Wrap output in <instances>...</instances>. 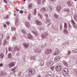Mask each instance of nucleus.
<instances>
[{
    "label": "nucleus",
    "mask_w": 77,
    "mask_h": 77,
    "mask_svg": "<svg viewBox=\"0 0 77 77\" xmlns=\"http://www.w3.org/2000/svg\"><path fill=\"white\" fill-rule=\"evenodd\" d=\"M4 2H5V3H8V2H7L6 0H4Z\"/></svg>",
    "instance_id": "e2e57ef3"
},
{
    "label": "nucleus",
    "mask_w": 77,
    "mask_h": 77,
    "mask_svg": "<svg viewBox=\"0 0 77 77\" xmlns=\"http://www.w3.org/2000/svg\"><path fill=\"white\" fill-rule=\"evenodd\" d=\"M52 28L54 29L55 30H57V29H58V27H56V26H52Z\"/></svg>",
    "instance_id": "4c0bfd02"
},
{
    "label": "nucleus",
    "mask_w": 77,
    "mask_h": 77,
    "mask_svg": "<svg viewBox=\"0 0 77 77\" xmlns=\"http://www.w3.org/2000/svg\"><path fill=\"white\" fill-rule=\"evenodd\" d=\"M41 30H44V29L43 28L40 27L39 28Z\"/></svg>",
    "instance_id": "052dcab7"
},
{
    "label": "nucleus",
    "mask_w": 77,
    "mask_h": 77,
    "mask_svg": "<svg viewBox=\"0 0 77 77\" xmlns=\"http://www.w3.org/2000/svg\"><path fill=\"white\" fill-rule=\"evenodd\" d=\"M7 25H9V22H7Z\"/></svg>",
    "instance_id": "774afa93"
},
{
    "label": "nucleus",
    "mask_w": 77,
    "mask_h": 77,
    "mask_svg": "<svg viewBox=\"0 0 77 77\" xmlns=\"http://www.w3.org/2000/svg\"><path fill=\"white\" fill-rule=\"evenodd\" d=\"M4 57V55L3 53H1L0 54V59H2Z\"/></svg>",
    "instance_id": "2f4dec72"
},
{
    "label": "nucleus",
    "mask_w": 77,
    "mask_h": 77,
    "mask_svg": "<svg viewBox=\"0 0 77 77\" xmlns=\"http://www.w3.org/2000/svg\"><path fill=\"white\" fill-rule=\"evenodd\" d=\"M31 16V14H28V17H27V19L28 20H30V17Z\"/></svg>",
    "instance_id": "f704fd0d"
},
{
    "label": "nucleus",
    "mask_w": 77,
    "mask_h": 77,
    "mask_svg": "<svg viewBox=\"0 0 77 77\" xmlns=\"http://www.w3.org/2000/svg\"><path fill=\"white\" fill-rule=\"evenodd\" d=\"M66 25V23H65L64 28L65 29H64V32L66 34L68 33V31H66V29H67V26Z\"/></svg>",
    "instance_id": "9d476101"
},
{
    "label": "nucleus",
    "mask_w": 77,
    "mask_h": 77,
    "mask_svg": "<svg viewBox=\"0 0 77 77\" xmlns=\"http://www.w3.org/2000/svg\"><path fill=\"white\" fill-rule=\"evenodd\" d=\"M26 77H30V74H26L25 75Z\"/></svg>",
    "instance_id": "a19ab883"
},
{
    "label": "nucleus",
    "mask_w": 77,
    "mask_h": 77,
    "mask_svg": "<svg viewBox=\"0 0 77 77\" xmlns=\"http://www.w3.org/2000/svg\"><path fill=\"white\" fill-rule=\"evenodd\" d=\"M54 67L53 66H52L51 67V70H52V71H53V69H54Z\"/></svg>",
    "instance_id": "6e6d98bb"
},
{
    "label": "nucleus",
    "mask_w": 77,
    "mask_h": 77,
    "mask_svg": "<svg viewBox=\"0 0 77 77\" xmlns=\"http://www.w3.org/2000/svg\"><path fill=\"white\" fill-rule=\"evenodd\" d=\"M68 69L67 68L64 69L63 73V75H64V76L68 75Z\"/></svg>",
    "instance_id": "f03ea898"
},
{
    "label": "nucleus",
    "mask_w": 77,
    "mask_h": 77,
    "mask_svg": "<svg viewBox=\"0 0 77 77\" xmlns=\"http://www.w3.org/2000/svg\"><path fill=\"white\" fill-rule=\"evenodd\" d=\"M36 12H37V11H36V9H35L33 13V14L34 15H36Z\"/></svg>",
    "instance_id": "72a5a7b5"
},
{
    "label": "nucleus",
    "mask_w": 77,
    "mask_h": 77,
    "mask_svg": "<svg viewBox=\"0 0 77 77\" xmlns=\"http://www.w3.org/2000/svg\"><path fill=\"white\" fill-rule=\"evenodd\" d=\"M20 13L21 14H23V10L20 11Z\"/></svg>",
    "instance_id": "864d4df0"
},
{
    "label": "nucleus",
    "mask_w": 77,
    "mask_h": 77,
    "mask_svg": "<svg viewBox=\"0 0 77 77\" xmlns=\"http://www.w3.org/2000/svg\"><path fill=\"white\" fill-rule=\"evenodd\" d=\"M54 18H56V19H58V18H59V16L56 14H54Z\"/></svg>",
    "instance_id": "c85d7f7f"
},
{
    "label": "nucleus",
    "mask_w": 77,
    "mask_h": 77,
    "mask_svg": "<svg viewBox=\"0 0 77 77\" xmlns=\"http://www.w3.org/2000/svg\"><path fill=\"white\" fill-rule=\"evenodd\" d=\"M51 1V2H53V3H54V2H56V0H50Z\"/></svg>",
    "instance_id": "680f3d73"
},
{
    "label": "nucleus",
    "mask_w": 77,
    "mask_h": 77,
    "mask_svg": "<svg viewBox=\"0 0 77 77\" xmlns=\"http://www.w3.org/2000/svg\"><path fill=\"white\" fill-rule=\"evenodd\" d=\"M38 17L40 18V19H42V15L40 14H38Z\"/></svg>",
    "instance_id": "c9c22d12"
},
{
    "label": "nucleus",
    "mask_w": 77,
    "mask_h": 77,
    "mask_svg": "<svg viewBox=\"0 0 77 77\" xmlns=\"http://www.w3.org/2000/svg\"><path fill=\"white\" fill-rule=\"evenodd\" d=\"M18 69H17V66H16L14 68H13L11 69V71H12V72L11 73V74H14L17 71Z\"/></svg>",
    "instance_id": "423d86ee"
},
{
    "label": "nucleus",
    "mask_w": 77,
    "mask_h": 77,
    "mask_svg": "<svg viewBox=\"0 0 77 77\" xmlns=\"http://www.w3.org/2000/svg\"><path fill=\"white\" fill-rule=\"evenodd\" d=\"M62 9V7L60 6H58L56 7V9L57 11L58 12H60L61 11V9Z\"/></svg>",
    "instance_id": "2eb2a0df"
},
{
    "label": "nucleus",
    "mask_w": 77,
    "mask_h": 77,
    "mask_svg": "<svg viewBox=\"0 0 77 77\" xmlns=\"http://www.w3.org/2000/svg\"><path fill=\"white\" fill-rule=\"evenodd\" d=\"M69 44L68 42H66L64 43H63L61 45V47L64 48H66V47H67V45Z\"/></svg>",
    "instance_id": "0eeeda50"
},
{
    "label": "nucleus",
    "mask_w": 77,
    "mask_h": 77,
    "mask_svg": "<svg viewBox=\"0 0 77 77\" xmlns=\"http://www.w3.org/2000/svg\"><path fill=\"white\" fill-rule=\"evenodd\" d=\"M30 59L32 61H35L36 60V57L35 56H31Z\"/></svg>",
    "instance_id": "f3484780"
},
{
    "label": "nucleus",
    "mask_w": 77,
    "mask_h": 77,
    "mask_svg": "<svg viewBox=\"0 0 77 77\" xmlns=\"http://www.w3.org/2000/svg\"><path fill=\"white\" fill-rule=\"evenodd\" d=\"M7 74V73L5 72H2L0 73V75L1 76H3V75H5Z\"/></svg>",
    "instance_id": "393cba45"
},
{
    "label": "nucleus",
    "mask_w": 77,
    "mask_h": 77,
    "mask_svg": "<svg viewBox=\"0 0 77 77\" xmlns=\"http://www.w3.org/2000/svg\"><path fill=\"white\" fill-rule=\"evenodd\" d=\"M22 73V72H20L18 74V75L19 76H21V74Z\"/></svg>",
    "instance_id": "09e8293b"
},
{
    "label": "nucleus",
    "mask_w": 77,
    "mask_h": 77,
    "mask_svg": "<svg viewBox=\"0 0 77 77\" xmlns=\"http://www.w3.org/2000/svg\"><path fill=\"white\" fill-rule=\"evenodd\" d=\"M35 23L38 26H41L42 25V23L39 20H35Z\"/></svg>",
    "instance_id": "4468645a"
},
{
    "label": "nucleus",
    "mask_w": 77,
    "mask_h": 77,
    "mask_svg": "<svg viewBox=\"0 0 77 77\" xmlns=\"http://www.w3.org/2000/svg\"><path fill=\"white\" fill-rule=\"evenodd\" d=\"M3 66V63H0V66L2 67Z\"/></svg>",
    "instance_id": "69168bd1"
},
{
    "label": "nucleus",
    "mask_w": 77,
    "mask_h": 77,
    "mask_svg": "<svg viewBox=\"0 0 77 77\" xmlns=\"http://www.w3.org/2000/svg\"><path fill=\"white\" fill-rule=\"evenodd\" d=\"M60 60V57L58 56L56 57L54 59L55 62H58Z\"/></svg>",
    "instance_id": "5701e85b"
},
{
    "label": "nucleus",
    "mask_w": 77,
    "mask_h": 77,
    "mask_svg": "<svg viewBox=\"0 0 77 77\" xmlns=\"http://www.w3.org/2000/svg\"><path fill=\"white\" fill-rule=\"evenodd\" d=\"M6 39H7V40H9V39H10V37H9V36H8L6 37Z\"/></svg>",
    "instance_id": "603ef678"
},
{
    "label": "nucleus",
    "mask_w": 77,
    "mask_h": 77,
    "mask_svg": "<svg viewBox=\"0 0 77 77\" xmlns=\"http://www.w3.org/2000/svg\"><path fill=\"white\" fill-rule=\"evenodd\" d=\"M45 46H46V44H45V45H42V48H44V47H45Z\"/></svg>",
    "instance_id": "13d9d810"
},
{
    "label": "nucleus",
    "mask_w": 77,
    "mask_h": 77,
    "mask_svg": "<svg viewBox=\"0 0 77 77\" xmlns=\"http://www.w3.org/2000/svg\"><path fill=\"white\" fill-rule=\"evenodd\" d=\"M46 1V0H43V1H42V4H44V3H45Z\"/></svg>",
    "instance_id": "3c124183"
},
{
    "label": "nucleus",
    "mask_w": 77,
    "mask_h": 77,
    "mask_svg": "<svg viewBox=\"0 0 77 77\" xmlns=\"http://www.w3.org/2000/svg\"><path fill=\"white\" fill-rule=\"evenodd\" d=\"M67 3L68 6L69 7L73 5V3H72V1H68Z\"/></svg>",
    "instance_id": "4be33fe9"
},
{
    "label": "nucleus",
    "mask_w": 77,
    "mask_h": 77,
    "mask_svg": "<svg viewBox=\"0 0 77 77\" xmlns=\"http://www.w3.org/2000/svg\"><path fill=\"white\" fill-rule=\"evenodd\" d=\"M63 63L64 65H66V64H67V63L66 62V61H63Z\"/></svg>",
    "instance_id": "ea45409f"
},
{
    "label": "nucleus",
    "mask_w": 77,
    "mask_h": 77,
    "mask_svg": "<svg viewBox=\"0 0 77 77\" xmlns=\"http://www.w3.org/2000/svg\"><path fill=\"white\" fill-rule=\"evenodd\" d=\"M15 66V63L13 62H11L8 64V66L9 68H12Z\"/></svg>",
    "instance_id": "ddd939ff"
},
{
    "label": "nucleus",
    "mask_w": 77,
    "mask_h": 77,
    "mask_svg": "<svg viewBox=\"0 0 77 77\" xmlns=\"http://www.w3.org/2000/svg\"><path fill=\"white\" fill-rule=\"evenodd\" d=\"M49 8L51 10V11H52V8H51V7H50V6H49Z\"/></svg>",
    "instance_id": "0e129e2a"
},
{
    "label": "nucleus",
    "mask_w": 77,
    "mask_h": 77,
    "mask_svg": "<svg viewBox=\"0 0 77 77\" xmlns=\"http://www.w3.org/2000/svg\"><path fill=\"white\" fill-rule=\"evenodd\" d=\"M25 26L27 28H29L30 27V25L29 23V22L28 21H26L25 23Z\"/></svg>",
    "instance_id": "412c9836"
},
{
    "label": "nucleus",
    "mask_w": 77,
    "mask_h": 77,
    "mask_svg": "<svg viewBox=\"0 0 77 77\" xmlns=\"http://www.w3.org/2000/svg\"><path fill=\"white\" fill-rule=\"evenodd\" d=\"M46 77H51V75L50 74H48L46 76Z\"/></svg>",
    "instance_id": "49530a36"
},
{
    "label": "nucleus",
    "mask_w": 77,
    "mask_h": 77,
    "mask_svg": "<svg viewBox=\"0 0 77 77\" xmlns=\"http://www.w3.org/2000/svg\"><path fill=\"white\" fill-rule=\"evenodd\" d=\"M2 39L0 38V46L2 45Z\"/></svg>",
    "instance_id": "4d7b16f0"
},
{
    "label": "nucleus",
    "mask_w": 77,
    "mask_h": 77,
    "mask_svg": "<svg viewBox=\"0 0 77 77\" xmlns=\"http://www.w3.org/2000/svg\"><path fill=\"white\" fill-rule=\"evenodd\" d=\"M34 51L35 53H40L41 51V49L39 48H35L34 49Z\"/></svg>",
    "instance_id": "a211bd4d"
},
{
    "label": "nucleus",
    "mask_w": 77,
    "mask_h": 77,
    "mask_svg": "<svg viewBox=\"0 0 77 77\" xmlns=\"http://www.w3.org/2000/svg\"><path fill=\"white\" fill-rule=\"evenodd\" d=\"M40 63H41V66H43L44 63V61L43 60L41 59V60L40 61Z\"/></svg>",
    "instance_id": "a878e982"
},
{
    "label": "nucleus",
    "mask_w": 77,
    "mask_h": 77,
    "mask_svg": "<svg viewBox=\"0 0 77 77\" xmlns=\"http://www.w3.org/2000/svg\"><path fill=\"white\" fill-rule=\"evenodd\" d=\"M71 22L73 24V26L75 29H76L77 27V26L75 24V22H74V20H72V21H71Z\"/></svg>",
    "instance_id": "f8f14e48"
},
{
    "label": "nucleus",
    "mask_w": 77,
    "mask_h": 77,
    "mask_svg": "<svg viewBox=\"0 0 77 77\" xmlns=\"http://www.w3.org/2000/svg\"><path fill=\"white\" fill-rule=\"evenodd\" d=\"M55 69L57 71H60L62 69V66L60 65H58L55 67Z\"/></svg>",
    "instance_id": "39448f33"
},
{
    "label": "nucleus",
    "mask_w": 77,
    "mask_h": 77,
    "mask_svg": "<svg viewBox=\"0 0 77 77\" xmlns=\"http://www.w3.org/2000/svg\"><path fill=\"white\" fill-rule=\"evenodd\" d=\"M35 73V71L33 69L30 68L29 69V74H34Z\"/></svg>",
    "instance_id": "7ed1b4c3"
},
{
    "label": "nucleus",
    "mask_w": 77,
    "mask_h": 77,
    "mask_svg": "<svg viewBox=\"0 0 77 77\" xmlns=\"http://www.w3.org/2000/svg\"><path fill=\"white\" fill-rule=\"evenodd\" d=\"M37 3L38 4L40 5L41 3V0H37Z\"/></svg>",
    "instance_id": "58836bf2"
},
{
    "label": "nucleus",
    "mask_w": 77,
    "mask_h": 77,
    "mask_svg": "<svg viewBox=\"0 0 77 77\" xmlns=\"http://www.w3.org/2000/svg\"><path fill=\"white\" fill-rule=\"evenodd\" d=\"M45 17L46 18V21H45V23H50V20L48 19V15L47 14H45L44 15Z\"/></svg>",
    "instance_id": "1a4fd4ad"
},
{
    "label": "nucleus",
    "mask_w": 77,
    "mask_h": 77,
    "mask_svg": "<svg viewBox=\"0 0 77 77\" xmlns=\"http://www.w3.org/2000/svg\"><path fill=\"white\" fill-rule=\"evenodd\" d=\"M29 9H32V4H30L29 5Z\"/></svg>",
    "instance_id": "e433bc0d"
},
{
    "label": "nucleus",
    "mask_w": 77,
    "mask_h": 77,
    "mask_svg": "<svg viewBox=\"0 0 77 77\" xmlns=\"http://www.w3.org/2000/svg\"><path fill=\"white\" fill-rule=\"evenodd\" d=\"M4 27H6V25L5 24L4 25Z\"/></svg>",
    "instance_id": "338daca9"
},
{
    "label": "nucleus",
    "mask_w": 77,
    "mask_h": 77,
    "mask_svg": "<svg viewBox=\"0 0 77 77\" xmlns=\"http://www.w3.org/2000/svg\"><path fill=\"white\" fill-rule=\"evenodd\" d=\"M20 49L18 47H15L14 48V51H13V53H15L17 51H20Z\"/></svg>",
    "instance_id": "b1692460"
},
{
    "label": "nucleus",
    "mask_w": 77,
    "mask_h": 77,
    "mask_svg": "<svg viewBox=\"0 0 77 77\" xmlns=\"http://www.w3.org/2000/svg\"><path fill=\"white\" fill-rule=\"evenodd\" d=\"M46 53L47 54H50V53H51L52 51H51V50L50 49H48L45 51Z\"/></svg>",
    "instance_id": "dca6fc26"
},
{
    "label": "nucleus",
    "mask_w": 77,
    "mask_h": 77,
    "mask_svg": "<svg viewBox=\"0 0 77 77\" xmlns=\"http://www.w3.org/2000/svg\"><path fill=\"white\" fill-rule=\"evenodd\" d=\"M69 29H71V28H72V26H71V25H69Z\"/></svg>",
    "instance_id": "bf43d9fd"
},
{
    "label": "nucleus",
    "mask_w": 77,
    "mask_h": 77,
    "mask_svg": "<svg viewBox=\"0 0 77 77\" xmlns=\"http://www.w3.org/2000/svg\"><path fill=\"white\" fill-rule=\"evenodd\" d=\"M32 32L33 33L35 34V36H38V32L37 31L35 32V31H32Z\"/></svg>",
    "instance_id": "c756f323"
},
{
    "label": "nucleus",
    "mask_w": 77,
    "mask_h": 77,
    "mask_svg": "<svg viewBox=\"0 0 77 77\" xmlns=\"http://www.w3.org/2000/svg\"><path fill=\"white\" fill-rule=\"evenodd\" d=\"M60 52V50L58 48H56L55 50L54 53V56H56L58 55Z\"/></svg>",
    "instance_id": "20e7f679"
},
{
    "label": "nucleus",
    "mask_w": 77,
    "mask_h": 77,
    "mask_svg": "<svg viewBox=\"0 0 77 77\" xmlns=\"http://www.w3.org/2000/svg\"><path fill=\"white\" fill-rule=\"evenodd\" d=\"M11 29L12 30H16V28L15 27H11Z\"/></svg>",
    "instance_id": "37998d69"
},
{
    "label": "nucleus",
    "mask_w": 77,
    "mask_h": 77,
    "mask_svg": "<svg viewBox=\"0 0 77 77\" xmlns=\"http://www.w3.org/2000/svg\"><path fill=\"white\" fill-rule=\"evenodd\" d=\"M8 51H12V48L11 47H9L8 48Z\"/></svg>",
    "instance_id": "8fccbe9b"
},
{
    "label": "nucleus",
    "mask_w": 77,
    "mask_h": 77,
    "mask_svg": "<svg viewBox=\"0 0 77 77\" xmlns=\"http://www.w3.org/2000/svg\"><path fill=\"white\" fill-rule=\"evenodd\" d=\"M8 58L9 59H12V55L11 54V53H9L8 55Z\"/></svg>",
    "instance_id": "bb28decb"
},
{
    "label": "nucleus",
    "mask_w": 77,
    "mask_h": 77,
    "mask_svg": "<svg viewBox=\"0 0 77 77\" xmlns=\"http://www.w3.org/2000/svg\"><path fill=\"white\" fill-rule=\"evenodd\" d=\"M22 32L25 35V37L26 38H28V39H32L33 38V37H32V35L30 34V33H28L27 36H26L27 35V34H26V31L22 29Z\"/></svg>",
    "instance_id": "f257e3e1"
},
{
    "label": "nucleus",
    "mask_w": 77,
    "mask_h": 77,
    "mask_svg": "<svg viewBox=\"0 0 77 77\" xmlns=\"http://www.w3.org/2000/svg\"><path fill=\"white\" fill-rule=\"evenodd\" d=\"M60 28L61 30H62V24H60Z\"/></svg>",
    "instance_id": "de8ad7c7"
},
{
    "label": "nucleus",
    "mask_w": 77,
    "mask_h": 77,
    "mask_svg": "<svg viewBox=\"0 0 77 77\" xmlns=\"http://www.w3.org/2000/svg\"><path fill=\"white\" fill-rule=\"evenodd\" d=\"M48 34H46L45 33L43 34L42 35L41 37L43 39L45 38V39L47 38V36H48Z\"/></svg>",
    "instance_id": "9b49d317"
},
{
    "label": "nucleus",
    "mask_w": 77,
    "mask_h": 77,
    "mask_svg": "<svg viewBox=\"0 0 77 77\" xmlns=\"http://www.w3.org/2000/svg\"><path fill=\"white\" fill-rule=\"evenodd\" d=\"M16 37H15V36H14L12 38V39L13 41H15L16 39Z\"/></svg>",
    "instance_id": "79ce46f5"
},
{
    "label": "nucleus",
    "mask_w": 77,
    "mask_h": 77,
    "mask_svg": "<svg viewBox=\"0 0 77 77\" xmlns=\"http://www.w3.org/2000/svg\"><path fill=\"white\" fill-rule=\"evenodd\" d=\"M41 11L42 12H44L46 11V9H45V8L43 7L41 8Z\"/></svg>",
    "instance_id": "cd10ccee"
},
{
    "label": "nucleus",
    "mask_w": 77,
    "mask_h": 77,
    "mask_svg": "<svg viewBox=\"0 0 77 77\" xmlns=\"http://www.w3.org/2000/svg\"><path fill=\"white\" fill-rule=\"evenodd\" d=\"M15 26H18L19 25V24H20V21L19 20V19L18 18H15Z\"/></svg>",
    "instance_id": "6e6552de"
},
{
    "label": "nucleus",
    "mask_w": 77,
    "mask_h": 77,
    "mask_svg": "<svg viewBox=\"0 0 77 77\" xmlns=\"http://www.w3.org/2000/svg\"><path fill=\"white\" fill-rule=\"evenodd\" d=\"M71 51H68V55L69 56V55H70V54H71Z\"/></svg>",
    "instance_id": "5fc2aeb1"
},
{
    "label": "nucleus",
    "mask_w": 77,
    "mask_h": 77,
    "mask_svg": "<svg viewBox=\"0 0 77 77\" xmlns=\"http://www.w3.org/2000/svg\"><path fill=\"white\" fill-rule=\"evenodd\" d=\"M8 17H9V16H8V15H7L4 16V18H5V19H8Z\"/></svg>",
    "instance_id": "c03bdc74"
},
{
    "label": "nucleus",
    "mask_w": 77,
    "mask_h": 77,
    "mask_svg": "<svg viewBox=\"0 0 77 77\" xmlns=\"http://www.w3.org/2000/svg\"><path fill=\"white\" fill-rule=\"evenodd\" d=\"M23 45L24 48H27L29 47V43L26 44L25 43H24L23 44Z\"/></svg>",
    "instance_id": "6ab92c4d"
},
{
    "label": "nucleus",
    "mask_w": 77,
    "mask_h": 77,
    "mask_svg": "<svg viewBox=\"0 0 77 77\" xmlns=\"http://www.w3.org/2000/svg\"><path fill=\"white\" fill-rule=\"evenodd\" d=\"M64 11H65V12H69V9H65L64 10Z\"/></svg>",
    "instance_id": "a18cd8bd"
},
{
    "label": "nucleus",
    "mask_w": 77,
    "mask_h": 77,
    "mask_svg": "<svg viewBox=\"0 0 77 77\" xmlns=\"http://www.w3.org/2000/svg\"><path fill=\"white\" fill-rule=\"evenodd\" d=\"M47 66H51L53 65V61H50L49 63H47Z\"/></svg>",
    "instance_id": "aec40b11"
},
{
    "label": "nucleus",
    "mask_w": 77,
    "mask_h": 77,
    "mask_svg": "<svg viewBox=\"0 0 77 77\" xmlns=\"http://www.w3.org/2000/svg\"><path fill=\"white\" fill-rule=\"evenodd\" d=\"M8 41L6 40V39H5L4 41V42L3 43V45L5 46V45H6L7 44V42Z\"/></svg>",
    "instance_id": "7c9ffc66"
},
{
    "label": "nucleus",
    "mask_w": 77,
    "mask_h": 77,
    "mask_svg": "<svg viewBox=\"0 0 77 77\" xmlns=\"http://www.w3.org/2000/svg\"><path fill=\"white\" fill-rule=\"evenodd\" d=\"M72 53H77V49H76L75 50H72Z\"/></svg>",
    "instance_id": "473e14b6"
}]
</instances>
